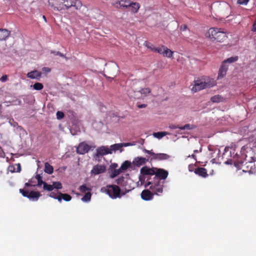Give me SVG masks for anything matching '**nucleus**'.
I'll list each match as a JSON object with an SVG mask.
<instances>
[{
  "label": "nucleus",
  "mask_w": 256,
  "mask_h": 256,
  "mask_svg": "<svg viewBox=\"0 0 256 256\" xmlns=\"http://www.w3.org/2000/svg\"><path fill=\"white\" fill-rule=\"evenodd\" d=\"M240 155L237 153L233 156L234 165L238 169H242L244 172L252 173L254 164V151L248 144L243 146L240 150Z\"/></svg>",
  "instance_id": "obj_1"
},
{
  "label": "nucleus",
  "mask_w": 256,
  "mask_h": 256,
  "mask_svg": "<svg viewBox=\"0 0 256 256\" xmlns=\"http://www.w3.org/2000/svg\"><path fill=\"white\" fill-rule=\"evenodd\" d=\"M49 4L54 8L60 10L74 7L76 10H80L82 3L78 0H48Z\"/></svg>",
  "instance_id": "obj_2"
},
{
  "label": "nucleus",
  "mask_w": 256,
  "mask_h": 256,
  "mask_svg": "<svg viewBox=\"0 0 256 256\" xmlns=\"http://www.w3.org/2000/svg\"><path fill=\"white\" fill-rule=\"evenodd\" d=\"M206 36L212 41L223 42L227 38L226 34L220 29L216 28H210L206 34Z\"/></svg>",
  "instance_id": "obj_3"
},
{
  "label": "nucleus",
  "mask_w": 256,
  "mask_h": 256,
  "mask_svg": "<svg viewBox=\"0 0 256 256\" xmlns=\"http://www.w3.org/2000/svg\"><path fill=\"white\" fill-rule=\"evenodd\" d=\"M106 66L104 70V76L106 78L114 79L118 72V67L116 64L114 62H110L105 64Z\"/></svg>",
  "instance_id": "obj_4"
},
{
  "label": "nucleus",
  "mask_w": 256,
  "mask_h": 256,
  "mask_svg": "<svg viewBox=\"0 0 256 256\" xmlns=\"http://www.w3.org/2000/svg\"><path fill=\"white\" fill-rule=\"evenodd\" d=\"M164 184V181H157L153 180L152 182H148L145 184V187L146 188L150 186V189L152 191L154 194L160 196L163 192Z\"/></svg>",
  "instance_id": "obj_5"
},
{
  "label": "nucleus",
  "mask_w": 256,
  "mask_h": 256,
  "mask_svg": "<svg viewBox=\"0 0 256 256\" xmlns=\"http://www.w3.org/2000/svg\"><path fill=\"white\" fill-rule=\"evenodd\" d=\"M102 190L112 198L114 199L121 197V190L118 186L107 185L106 187L102 188Z\"/></svg>",
  "instance_id": "obj_6"
},
{
  "label": "nucleus",
  "mask_w": 256,
  "mask_h": 256,
  "mask_svg": "<svg viewBox=\"0 0 256 256\" xmlns=\"http://www.w3.org/2000/svg\"><path fill=\"white\" fill-rule=\"evenodd\" d=\"M197 81H194V84L192 85L191 90L193 92H196L202 90L204 89L207 86L211 87L216 84V81H208V83H206L201 82H196Z\"/></svg>",
  "instance_id": "obj_7"
},
{
  "label": "nucleus",
  "mask_w": 256,
  "mask_h": 256,
  "mask_svg": "<svg viewBox=\"0 0 256 256\" xmlns=\"http://www.w3.org/2000/svg\"><path fill=\"white\" fill-rule=\"evenodd\" d=\"M142 151L144 153L148 154L152 156V158L150 159V161L152 160H168L170 158V156L166 154H164V153L156 154L153 152L152 150H149L144 148L142 150Z\"/></svg>",
  "instance_id": "obj_8"
},
{
  "label": "nucleus",
  "mask_w": 256,
  "mask_h": 256,
  "mask_svg": "<svg viewBox=\"0 0 256 256\" xmlns=\"http://www.w3.org/2000/svg\"><path fill=\"white\" fill-rule=\"evenodd\" d=\"M155 176L153 180H154L161 181L162 180H164L168 175V171L160 168H156Z\"/></svg>",
  "instance_id": "obj_9"
},
{
  "label": "nucleus",
  "mask_w": 256,
  "mask_h": 256,
  "mask_svg": "<svg viewBox=\"0 0 256 256\" xmlns=\"http://www.w3.org/2000/svg\"><path fill=\"white\" fill-rule=\"evenodd\" d=\"M156 52L162 55L164 57L172 58L173 56L174 52L164 46H160L156 50Z\"/></svg>",
  "instance_id": "obj_10"
},
{
  "label": "nucleus",
  "mask_w": 256,
  "mask_h": 256,
  "mask_svg": "<svg viewBox=\"0 0 256 256\" xmlns=\"http://www.w3.org/2000/svg\"><path fill=\"white\" fill-rule=\"evenodd\" d=\"M96 153L94 155V158L96 160H97V158L100 156H103L104 155L112 153L110 150L108 148L105 147L104 146H102L98 148L96 150Z\"/></svg>",
  "instance_id": "obj_11"
},
{
  "label": "nucleus",
  "mask_w": 256,
  "mask_h": 256,
  "mask_svg": "<svg viewBox=\"0 0 256 256\" xmlns=\"http://www.w3.org/2000/svg\"><path fill=\"white\" fill-rule=\"evenodd\" d=\"M116 182L124 188L126 191L128 192L131 190V187L128 185V180H126L125 178L123 176L119 177L116 180Z\"/></svg>",
  "instance_id": "obj_12"
},
{
  "label": "nucleus",
  "mask_w": 256,
  "mask_h": 256,
  "mask_svg": "<svg viewBox=\"0 0 256 256\" xmlns=\"http://www.w3.org/2000/svg\"><path fill=\"white\" fill-rule=\"evenodd\" d=\"M90 150V146L84 143H80L76 148V152L78 154H84L86 153H87Z\"/></svg>",
  "instance_id": "obj_13"
},
{
  "label": "nucleus",
  "mask_w": 256,
  "mask_h": 256,
  "mask_svg": "<svg viewBox=\"0 0 256 256\" xmlns=\"http://www.w3.org/2000/svg\"><path fill=\"white\" fill-rule=\"evenodd\" d=\"M156 168H150L147 166H144L141 168L140 170V174H142L143 176H153L154 175V174L156 173Z\"/></svg>",
  "instance_id": "obj_14"
},
{
  "label": "nucleus",
  "mask_w": 256,
  "mask_h": 256,
  "mask_svg": "<svg viewBox=\"0 0 256 256\" xmlns=\"http://www.w3.org/2000/svg\"><path fill=\"white\" fill-rule=\"evenodd\" d=\"M140 195L143 200L148 201L153 199L154 194L148 190H144L142 191Z\"/></svg>",
  "instance_id": "obj_15"
},
{
  "label": "nucleus",
  "mask_w": 256,
  "mask_h": 256,
  "mask_svg": "<svg viewBox=\"0 0 256 256\" xmlns=\"http://www.w3.org/2000/svg\"><path fill=\"white\" fill-rule=\"evenodd\" d=\"M149 161V158H145L143 157H136L134 158L132 164L134 165L140 167V166L145 164L147 162Z\"/></svg>",
  "instance_id": "obj_16"
},
{
  "label": "nucleus",
  "mask_w": 256,
  "mask_h": 256,
  "mask_svg": "<svg viewBox=\"0 0 256 256\" xmlns=\"http://www.w3.org/2000/svg\"><path fill=\"white\" fill-rule=\"evenodd\" d=\"M106 171V166L103 165L96 164L94 166L91 170V173L94 174H98Z\"/></svg>",
  "instance_id": "obj_17"
},
{
  "label": "nucleus",
  "mask_w": 256,
  "mask_h": 256,
  "mask_svg": "<svg viewBox=\"0 0 256 256\" xmlns=\"http://www.w3.org/2000/svg\"><path fill=\"white\" fill-rule=\"evenodd\" d=\"M194 172L196 174L202 178H206L208 176L206 169L204 168H196Z\"/></svg>",
  "instance_id": "obj_18"
},
{
  "label": "nucleus",
  "mask_w": 256,
  "mask_h": 256,
  "mask_svg": "<svg viewBox=\"0 0 256 256\" xmlns=\"http://www.w3.org/2000/svg\"><path fill=\"white\" fill-rule=\"evenodd\" d=\"M27 76L28 78L32 79H38L40 78H44V76H41L42 73L36 70L28 72L27 74Z\"/></svg>",
  "instance_id": "obj_19"
},
{
  "label": "nucleus",
  "mask_w": 256,
  "mask_h": 256,
  "mask_svg": "<svg viewBox=\"0 0 256 256\" xmlns=\"http://www.w3.org/2000/svg\"><path fill=\"white\" fill-rule=\"evenodd\" d=\"M227 70V66L226 64H222L220 68L218 78V79L223 78L226 74Z\"/></svg>",
  "instance_id": "obj_20"
},
{
  "label": "nucleus",
  "mask_w": 256,
  "mask_h": 256,
  "mask_svg": "<svg viewBox=\"0 0 256 256\" xmlns=\"http://www.w3.org/2000/svg\"><path fill=\"white\" fill-rule=\"evenodd\" d=\"M226 100V98L221 95L217 94L215 95L210 98V101L213 103H218L220 102H224Z\"/></svg>",
  "instance_id": "obj_21"
},
{
  "label": "nucleus",
  "mask_w": 256,
  "mask_h": 256,
  "mask_svg": "<svg viewBox=\"0 0 256 256\" xmlns=\"http://www.w3.org/2000/svg\"><path fill=\"white\" fill-rule=\"evenodd\" d=\"M10 31L6 29H0V41L5 40L10 35Z\"/></svg>",
  "instance_id": "obj_22"
},
{
  "label": "nucleus",
  "mask_w": 256,
  "mask_h": 256,
  "mask_svg": "<svg viewBox=\"0 0 256 256\" xmlns=\"http://www.w3.org/2000/svg\"><path fill=\"white\" fill-rule=\"evenodd\" d=\"M40 196L41 194L39 192L31 191L28 195V198L36 201Z\"/></svg>",
  "instance_id": "obj_23"
},
{
  "label": "nucleus",
  "mask_w": 256,
  "mask_h": 256,
  "mask_svg": "<svg viewBox=\"0 0 256 256\" xmlns=\"http://www.w3.org/2000/svg\"><path fill=\"white\" fill-rule=\"evenodd\" d=\"M140 8V4L138 2H130L129 8H130L132 12L134 13L137 12Z\"/></svg>",
  "instance_id": "obj_24"
},
{
  "label": "nucleus",
  "mask_w": 256,
  "mask_h": 256,
  "mask_svg": "<svg viewBox=\"0 0 256 256\" xmlns=\"http://www.w3.org/2000/svg\"><path fill=\"white\" fill-rule=\"evenodd\" d=\"M120 8L122 9L129 8L130 6V0H120L118 1Z\"/></svg>",
  "instance_id": "obj_25"
},
{
  "label": "nucleus",
  "mask_w": 256,
  "mask_h": 256,
  "mask_svg": "<svg viewBox=\"0 0 256 256\" xmlns=\"http://www.w3.org/2000/svg\"><path fill=\"white\" fill-rule=\"evenodd\" d=\"M122 170L120 169H114L110 170V177L111 178H114L115 177L117 176L118 175L120 174V172H122Z\"/></svg>",
  "instance_id": "obj_26"
},
{
  "label": "nucleus",
  "mask_w": 256,
  "mask_h": 256,
  "mask_svg": "<svg viewBox=\"0 0 256 256\" xmlns=\"http://www.w3.org/2000/svg\"><path fill=\"white\" fill-rule=\"evenodd\" d=\"M44 170L46 173L52 174L54 172V168L48 162H46L44 164Z\"/></svg>",
  "instance_id": "obj_27"
},
{
  "label": "nucleus",
  "mask_w": 256,
  "mask_h": 256,
  "mask_svg": "<svg viewBox=\"0 0 256 256\" xmlns=\"http://www.w3.org/2000/svg\"><path fill=\"white\" fill-rule=\"evenodd\" d=\"M131 162L128 160L124 161L121 165L120 169L122 172L126 170L128 168L131 166Z\"/></svg>",
  "instance_id": "obj_28"
},
{
  "label": "nucleus",
  "mask_w": 256,
  "mask_h": 256,
  "mask_svg": "<svg viewBox=\"0 0 256 256\" xmlns=\"http://www.w3.org/2000/svg\"><path fill=\"white\" fill-rule=\"evenodd\" d=\"M60 196L62 197V200L63 199L66 202H69L72 199V196L67 194H62L60 192Z\"/></svg>",
  "instance_id": "obj_29"
},
{
  "label": "nucleus",
  "mask_w": 256,
  "mask_h": 256,
  "mask_svg": "<svg viewBox=\"0 0 256 256\" xmlns=\"http://www.w3.org/2000/svg\"><path fill=\"white\" fill-rule=\"evenodd\" d=\"M144 44L148 48L151 50L152 51H153L154 52H156V50L158 49V48L154 47L152 44H151L150 43L148 42H145Z\"/></svg>",
  "instance_id": "obj_30"
},
{
  "label": "nucleus",
  "mask_w": 256,
  "mask_h": 256,
  "mask_svg": "<svg viewBox=\"0 0 256 256\" xmlns=\"http://www.w3.org/2000/svg\"><path fill=\"white\" fill-rule=\"evenodd\" d=\"M30 87H33L34 89L36 90H40L43 88L44 86L42 84L36 82L35 83L34 85H31Z\"/></svg>",
  "instance_id": "obj_31"
},
{
  "label": "nucleus",
  "mask_w": 256,
  "mask_h": 256,
  "mask_svg": "<svg viewBox=\"0 0 256 256\" xmlns=\"http://www.w3.org/2000/svg\"><path fill=\"white\" fill-rule=\"evenodd\" d=\"M35 178L38 180V184L37 186H41L42 184H44V182H43L42 180V176H40V174H37Z\"/></svg>",
  "instance_id": "obj_32"
},
{
  "label": "nucleus",
  "mask_w": 256,
  "mask_h": 256,
  "mask_svg": "<svg viewBox=\"0 0 256 256\" xmlns=\"http://www.w3.org/2000/svg\"><path fill=\"white\" fill-rule=\"evenodd\" d=\"M238 60V56H232L230 58H227L224 61L223 64H226V63H232L236 62Z\"/></svg>",
  "instance_id": "obj_33"
},
{
  "label": "nucleus",
  "mask_w": 256,
  "mask_h": 256,
  "mask_svg": "<svg viewBox=\"0 0 256 256\" xmlns=\"http://www.w3.org/2000/svg\"><path fill=\"white\" fill-rule=\"evenodd\" d=\"M43 188L44 190L50 192L54 190V186L52 184H48L46 182H44L43 184Z\"/></svg>",
  "instance_id": "obj_34"
},
{
  "label": "nucleus",
  "mask_w": 256,
  "mask_h": 256,
  "mask_svg": "<svg viewBox=\"0 0 256 256\" xmlns=\"http://www.w3.org/2000/svg\"><path fill=\"white\" fill-rule=\"evenodd\" d=\"M151 90L149 88H144L141 89L140 91V94L144 96H146L150 92Z\"/></svg>",
  "instance_id": "obj_35"
},
{
  "label": "nucleus",
  "mask_w": 256,
  "mask_h": 256,
  "mask_svg": "<svg viewBox=\"0 0 256 256\" xmlns=\"http://www.w3.org/2000/svg\"><path fill=\"white\" fill-rule=\"evenodd\" d=\"M92 194L90 192H86L82 198L84 202H88L90 200Z\"/></svg>",
  "instance_id": "obj_36"
},
{
  "label": "nucleus",
  "mask_w": 256,
  "mask_h": 256,
  "mask_svg": "<svg viewBox=\"0 0 256 256\" xmlns=\"http://www.w3.org/2000/svg\"><path fill=\"white\" fill-rule=\"evenodd\" d=\"M166 135V132H154L153 134V136L156 138H161L164 136Z\"/></svg>",
  "instance_id": "obj_37"
},
{
  "label": "nucleus",
  "mask_w": 256,
  "mask_h": 256,
  "mask_svg": "<svg viewBox=\"0 0 256 256\" xmlns=\"http://www.w3.org/2000/svg\"><path fill=\"white\" fill-rule=\"evenodd\" d=\"M50 196L54 199H57L59 202H62V197L60 196V194L57 196L56 194L54 192H52L50 194Z\"/></svg>",
  "instance_id": "obj_38"
},
{
  "label": "nucleus",
  "mask_w": 256,
  "mask_h": 256,
  "mask_svg": "<svg viewBox=\"0 0 256 256\" xmlns=\"http://www.w3.org/2000/svg\"><path fill=\"white\" fill-rule=\"evenodd\" d=\"M195 126L193 125L190 124H186L183 126H180V130H192L194 128Z\"/></svg>",
  "instance_id": "obj_39"
},
{
  "label": "nucleus",
  "mask_w": 256,
  "mask_h": 256,
  "mask_svg": "<svg viewBox=\"0 0 256 256\" xmlns=\"http://www.w3.org/2000/svg\"><path fill=\"white\" fill-rule=\"evenodd\" d=\"M52 185L54 186V189L56 188L59 190L62 189V184L59 182H54Z\"/></svg>",
  "instance_id": "obj_40"
},
{
  "label": "nucleus",
  "mask_w": 256,
  "mask_h": 256,
  "mask_svg": "<svg viewBox=\"0 0 256 256\" xmlns=\"http://www.w3.org/2000/svg\"><path fill=\"white\" fill-rule=\"evenodd\" d=\"M79 190L82 192H86L87 190H90V188H88L85 184L82 185L80 186Z\"/></svg>",
  "instance_id": "obj_41"
},
{
  "label": "nucleus",
  "mask_w": 256,
  "mask_h": 256,
  "mask_svg": "<svg viewBox=\"0 0 256 256\" xmlns=\"http://www.w3.org/2000/svg\"><path fill=\"white\" fill-rule=\"evenodd\" d=\"M20 192L24 196L28 198V195L30 192L27 190H24L23 189H20Z\"/></svg>",
  "instance_id": "obj_42"
},
{
  "label": "nucleus",
  "mask_w": 256,
  "mask_h": 256,
  "mask_svg": "<svg viewBox=\"0 0 256 256\" xmlns=\"http://www.w3.org/2000/svg\"><path fill=\"white\" fill-rule=\"evenodd\" d=\"M50 72V68H49L44 67L42 68V72H40L42 73V75H45L46 73Z\"/></svg>",
  "instance_id": "obj_43"
},
{
  "label": "nucleus",
  "mask_w": 256,
  "mask_h": 256,
  "mask_svg": "<svg viewBox=\"0 0 256 256\" xmlns=\"http://www.w3.org/2000/svg\"><path fill=\"white\" fill-rule=\"evenodd\" d=\"M64 116V113L62 112L58 111L56 112V118L58 120L62 118Z\"/></svg>",
  "instance_id": "obj_44"
},
{
  "label": "nucleus",
  "mask_w": 256,
  "mask_h": 256,
  "mask_svg": "<svg viewBox=\"0 0 256 256\" xmlns=\"http://www.w3.org/2000/svg\"><path fill=\"white\" fill-rule=\"evenodd\" d=\"M112 146L113 147L115 150H118L122 147V143L114 144L112 145Z\"/></svg>",
  "instance_id": "obj_45"
},
{
  "label": "nucleus",
  "mask_w": 256,
  "mask_h": 256,
  "mask_svg": "<svg viewBox=\"0 0 256 256\" xmlns=\"http://www.w3.org/2000/svg\"><path fill=\"white\" fill-rule=\"evenodd\" d=\"M51 54H53L54 55H58L61 57H64V56L60 52L51 51Z\"/></svg>",
  "instance_id": "obj_46"
},
{
  "label": "nucleus",
  "mask_w": 256,
  "mask_h": 256,
  "mask_svg": "<svg viewBox=\"0 0 256 256\" xmlns=\"http://www.w3.org/2000/svg\"><path fill=\"white\" fill-rule=\"evenodd\" d=\"M249 0H238V4H246Z\"/></svg>",
  "instance_id": "obj_47"
},
{
  "label": "nucleus",
  "mask_w": 256,
  "mask_h": 256,
  "mask_svg": "<svg viewBox=\"0 0 256 256\" xmlns=\"http://www.w3.org/2000/svg\"><path fill=\"white\" fill-rule=\"evenodd\" d=\"M118 166V164L116 163H112L110 166V170L116 169V168Z\"/></svg>",
  "instance_id": "obj_48"
},
{
  "label": "nucleus",
  "mask_w": 256,
  "mask_h": 256,
  "mask_svg": "<svg viewBox=\"0 0 256 256\" xmlns=\"http://www.w3.org/2000/svg\"><path fill=\"white\" fill-rule=\"evenodd\" d=\"M8 170L12 172H16V169L14 166H10L8 167Z\"/></svg>",
  "instance_id": "obj_49"
},
{
  "label": "nucleus",
  "mask_w": 256,
  "mask_h": 256,
  "mask_svg": "<svg viewBox=\"0 0 256 256\" xmlns=\"http://www.w3.org/2000/svg\"><path fill=\"white\" fill-rule=\"evenodd\" d=\"M169 128L171 129H176V128L180 129V126L178 125L170 124V125Z\"/></svg>",
  "instance_id": "obj_50"
},
{
  "label": "nucleus",
  "mask_w": 256,
  "mask_h": 256,
  "mask_svg": "<svg viewBox=\"0 0 256 256\" xmlns=\"http://www.w3.org/2000/svg\"><path fill=\"white\" fill-rule=\"evenodd\" d=\"M188 29V26L186 24H182L180 26V30L182 31L186 30Z\"/></svg>",
  "instance_id": "obj_51"
},
{
  "label": "nucleus",
  "mask_w": 256,
  "mask_h": 256,
  "mask_svg": "<svg viewBox=\"0 0 256 256\" xmlns=\"http://www.w3.org/2000/svg\"><path fill=\"white\" fill-rule=\"evenodd\" d=\"M16 172H20L21 170V166L20 164H16Z\"/></svg>",
  "instance_id": "obj_52"
},
{
  "label": "nucleus",
  "mask_w": 256,
  "mask_h": 256,
  "mask_svg": "<svg viewBox=\"0 0 256 256\" xmlns=\"http://www.w3.org/2000/svg\"><path fill=\"white\" fill-rule=\"evenodd\" d=\"M133 144H132L130 142H127V143H122V146H132Z\"/></svg>",
  "instance_id": "obj_53"
},
{
  "label": "nucleus",
  "mask_w": 256,
  "mask_h": 256,
  "mask_svg": "<svg viewBox=\"0 0 256 256\" xmlns=\"http://www.w3.org/2000/svg\"><path fill=\"white\" fill-rule=\"evenodd\" d=\"M146 106V104H138V107L139 108H144Z\"/></svg>",
  "instance_id": "obj_54"
},
{
  "label": "nucleus",
  "mask_w": 256,
  "mask_h": 256,
  "mask_svg": "<svg viewBox=\"0 0 256 256\" xmlns=\"http://www.w3.org/2000/svg\"><path fill=\"white\" fill-rule=\"evenodd\" d=\"M252 30L254 31V32L256 31V20L254 23V24L252 26Z\"/></svg>",
  "instance_id": "obj_55"
},
{
  "label": "nucleus",
  "mask_w": 256,
  "mask_h": 256,
  "mask_svg": "<svg viewBox=\"0 0 256 256\" xmlns=\"http://www.w3.org/2000/svg\"><path fill=\"white\" fill-rule=\"evenodd\" d=\"M8 78V76L6 74L3 75L0 78V80H6Z\"/></svg>",
  "instance_id": "obj_56"
},
{
  "label": "nucleus",
  "mask_w": 256,
  "mask_h": 256,
  "mask_svg": "<svg viewBox=\"0 0 256 256\" xmlns=\"http://www.w3.org/2000/svg\"><path fill=\"white\" fill-rule=\"evenodd\" d=\"M118 1L116 2L113 4V5L117 8H120L118 3Z\"/></svg>",
  "instance_id": "obj_57"
},
{
  "label": "nucleus",
  "mask_w": 256,
  "mask_h": 256,
  "mask_svg": "<svg viewBox=\"0 0 256 256\" xmlns=\"http://www.w3.org/2000/svg\"><path fill=\"white\" fill-rule=\"evenodd\" d=\"M188 158L191 157V158H194V160H196V155H195V154H192L191 156L189 155V156H188Z\"/></svg>",
  "instance_id": "obj_58"
},
{
  "label": "nucleus",
  "mask_w": 256,
  "mask_h": 256,
  "mask_svg": "<svg viewBox=\"0 0 256 256\" xmlns=\"http://www.w3.org/2000/svg\"><path fill=\"white\" fill-rule=\"evenodd\" d=\"M16 102H18V104H18V105H20L21 104L22 102H21V101L20 100H16Z\"/></svg>",
  "instance_id": "obj_59"
},
{
  "label": "nucleus",
  "mask_w": 256,
  "mask_h": 256,
  "mask_svg": "<svg viewBox=\"0 0 256 256\" xmlns=\"http://www.w3.org/2000/svg\"><path fill=\"white\" fill-rule=\"evenodd\" d=\"M26 186H32V184H30V182H26V183L25 184Z\"/></svg>",
  "instance_id": "obj_60"
},
{
  "label": "nucleus",
  "mask_w": 256,
  "mask_h": 256,
  "mask_svg": "<svg viewBox=\"0 0 256 256\" xmlns=\"http://www.w3.org/2000/svg\"><path fill=\"white\" fill-rule=\"evenodd\" d=\"M42 18H44V20L45 22H46V18L44 16H42Z\"/></svg>",
  "instance_id": "obj_61"
},
{
  "label": "nucleus",
  "mask_w": 256,
  "mask_h": 256,
  "mask_svg": "<svg viewBox=\"0 0 256 256\" xmlns=\"http://www.w3.org/2000/svg\"><path fill=\"white\" fill-rule=\"evenodd\" d=\"M194 153H198V150H194Z\"/></svg>",
  "instance_id": "obj_62"
},
{
  "label": "nucleus",
  "mask_w": 256,
  "mask_h": 256,
  "mask_svg": "<svg viewBox=\"0 0 256 256\" xmlns=\"http://www.w3.org/2000/svg\"><path fill=\"white\" fill-rule=\"evenodd\" d=\"M206 76H203L202 78V80H206Z\"/></svg>",
  "instance_id": "obj_63"
},
{
  "label": "nucleus",
  "mask_w": 256,
  "mask_h": 256,
  "mask_svg": "<svg viewBox=\"0 0 256 256\" xmlns=\"http://www.w3.org/2000/svg\"><path fill=\"white\" fill-rule=\"evenodd\" d=\"M142 178L141 176H140V180L142 181Z\"/></svg>",
  "instance_id": "obj_64"
}]
</instances>
